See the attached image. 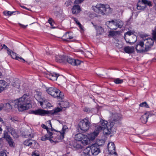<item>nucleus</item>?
Masks as SVG:
<instances>
[{
    "label": "nucleus",
    "mask_w": 156,
    "mask_h": 156,
    "mask_svg": "<svg viewBox=\"0 0 156 156\" xmlns=\"http://www.w3.org/2000/svg\"><path fill=\"white\" fill-rule=\"evenodd\" d=\"M58 75L55 73H51L50 80L53 81L56 80Z\"/></svg>",
    "instance_id": "nucleus-35"
},
{
    "label": "nucleus",
    "mask_w": 156,
    "mask_h": 156,
    "mask_svg": "<svg viewBox=\"0 0 156 156\" xmlns=\"http://www.w3.org/2000/svg\"><path fill=\"white\" fill-rule=\"evenodd\" d=\"M90 123L87 119L85 118L80 121L78 124V129H80L82 132L87 131L90 127Z\"/></svg>",
    "instance_id": "nucleus-5"
},
{
    "label": "nucleus",
    "mask_w": 156,
    "mask_h": 156,
    "mask_svg": "<svg viewBox=\"0 0 156 156\" xmlns=\"http://www.w3.org/2000/svg\"><path fill=\"white\" fill-rule=\"evenodd\" d=\"M108 123L107 121L102 120L100 121L99 125L95 126V128L99 132L103 129L106 134L108 135L111 133L113 126H111L110 122L107 126Z\"/></svg>",
    "instance_id": "nucleus-3"
},
{
    "label": "nucleus",
    "mask_w": 156,
    "mask_h": 156,
    "mask_svg": "<svg viewBox=\"0 0 156 156\" xmlns=\"http://www.w3.org/2000/svg\"><path fill=\"white\" fill-rule=\"evenodd\" d=\"M31 155L32 156H39V152L37 150H35L33 152Z\"/></svg>",
    "instance_id": "nucleus-47"
},
{
    "label": "nucleus",
    "mask_w": 156,
    "mask_h": 156,
    "mask_svg": "<svg viewBox=\"0 0 156 156\" xmlns=\"http://www.w3.org/2000/svg\"><path fill=\"white\" fill-rule=\"evenodd\" d=\"M117 32V31H109V34L110 35H111L112 36H113L115 35V34H116V33Z\"/></svg>",
    "instance_id": "nucleus-49"
},
{
    "label": "nucleus",
    "mask_w": 156,
    "mask_h": 156,
    "mask_svg": "<svg viewBox=\"0 0 156 156\" xmlns=\"http://www.w3.org/2000/svg\"><path fill=\"white\" fill-rule=\"evenodd\" d=\"M94 26V27L95 29L96 30L97 32L99 34H101L104 31L103 28L101 26H97L96 25H94L93 23H92Z\"/></svg>",
    "instance_id": "nucleus-27"
},
{
    "label": "nucleus",
    "mask_w": 156,
    "mask_h": 156,
    "mask_svg": "<svg viewBox=\"0 0 156 156\" xmlns=\"http://www.w3.org/2000/svg\"><path fill=\"white\" fill-rule=\"evenodd\" d=\"M73 37L72 33L67 32L62 36V38L64 41H68L69 40L72 39Z\"/></svg>",
    "instance_id": "nucleus-18"
},
{
    "label": "nucleus",
    "mask_w": 156,
    "mask_h": 156,
    "mask_svg": "<svg viewBox=\"0 0 156 156\" xmlns=\"http://www.w3.org/2000/svg\"><path fill=\"white\" fill-rule=\"evenodd\" d=\"M48 134V137H50V139H51L52 138L54 137V136H52V135H54V134H53L51 132H50L49 130V129L47 131Z\"/></svg>",
    "instance_id": "nucleus-48"
},
{
    "label": "nucleus",
    "mask_w": 156,
    "mask_h": 156,
    "mask_svg": "<svg viewBox=\"0 0 156 156\" xmlns=\"http://www.w3.org/2000/svg\"><path fill=\"white\" fill-rule=\"evenodd\" d=\"M72 10L73 14H77L80 12V7L79 5H75L72 8Z\"/></svg>",
    "instance_id": "nucleus-22"
},
{
    "label": "nucleus",
    "mask_w": 156,
    "mask_h": 156,
    "mask_svg": "<svg viewBox=\"0 0 156 156\" xmlns=\"http://www.w3.org/2000/svg\"><path fill=\"white\" fill-rule=\"evenodd\" d=\"M124 39L127 43L132 44L136 41L137 37L136 35H133L131 37H129V38H127V36H125L124 37Z\"/></svg>",
    "instance_id": "nucleus-16"
},
{
    "label": "nucleus",
    "mask_w": 156,
    "mask_h": 156,
    "mask_svg": "<svg viewBox=\"0 0 156 156\" xmlns=\"http://www.w3.org/2000/svg\"><path fill=\"white\" fill-rule=\"evenodd\" d=\"M66 129L63 128L62 129L61 131H60L59 132V135L58 134L57 136V138L59 140H62L64 137L65 134V131Z\"/></svg>",
    "instance_id": "nucleus-28"
},
{
    "label": "nucleus",
    "mask_w": 156,
    "mask_h": 156,
    "mask_svg": "<svg viewBox=\"0 0 156 156\" xmlns=\"http://www.w3.org/2000/svg\"><path fill=\"white\" fill-rule=\"evenodd\" d=\"M41 126L43 128L46 129L47 131L49 129L48 127L44 124H42Z\"/></svg>",
    "instance_id": "nucleus-56"
},
{
    "label": "nucleus",
    "mask_w": 156,
    "mask_h": 156,
    "mask_svg": "<svg viewBox=\"0 0 156 156\" xmlns=\"http://www.w3.org/2000/svg\"><path fill=\"white\" fill-rule=\"evenodd\" d=\"M84 111L86 112H89L91 111V109L89 108L86 107L84 108Z\"/></svg>",
    "instance_id": "nucleus-51"
},
{
    "label": "nucleus",
    "mask_w": 156,
    "mask_h": 156,
    "mask_svg": "<svg viewBox=\"0 0 156 156\" xmlns=\"http://www.w3.org/2000/svg\"><path fill=\"white\" fill-rule=\"evenodd\" d=\"M149 115L151 116L149 112L144 113L141 117L140 120L141 122L144 124H145L147 122L148 118L149 117Z\"/></svg>",
    "instance_id": "nucleus-19"
},
{
    "label": "nucleus",
    "mask_w": 156,
    "mask_h": 156,
    "mask_svg": "<svg viewBox=\"0 0 156 156\" xmlns=\"http://www.w3.org/2000/svg\"><path fill=\"white\" fill-rule=\"evenodd\" d=\"M74 20L76 22V23L78 25H79L78 23H80L78 20L76 18H73Z\"/></svg>",
    "instance_id": "nucleus-60"
},
{
    "label": "nucleus",
    "mask_w": 156,
    "mask_h": 156,
    "mask_svg": "<svg viewBox=\"0 0 156 156\" xmlns=\"http://www.w3.org/2000/svg\"><path fill=\"white\" fill-rule=\"evenodd\" d=\"M84 135L81 133L77 134L75 136V138L76 140L81 141Z\"/></svg>",
    "instance_id": "nucleus-36"
},
{
    "label": "nucleus",
    "mask_w": 156,
    "mask_h": 156,
    "mask_svg": "<svg viewBox=\"0 0 156 156\" xmlns=\"http://www.w3.org/2000/svg\"><path fill=\"white\" fill-rule=\"evenodd\" d=\"M0 156H7L6 154L5 153L3 152H1L0 154Z\"/></svg>",
    "instance_id": "nucleus-62"
},
{
    "label": "nucleus",
    "mask_w": 156,
    "mask_h": 156,
    "mask_svg": "<svg viewBox=\"0 0 156 156\" xmlns=\"http://www.w3.org/2000/svg\"><path fill=\"white\" fill-rule=\"evenodd\" d=\"M10 56L12 58L22 62H26L25 60L22 57L17 56L16 54L13 52H12Z\"/></svg>",
    "instance_id": "nucleus-21"
},
{
    "label": "nucleus",
    "mask_w": 156,
    "mask_h": 156,
    "mask_svg": "<svg viewBox=\"0 0 156 156\" xmlns=\"http://www.w3.org/2000/svg\"><path fill=\"white\" fill-rule=\"evenodd\" d=\"M99 130H98L95 128L94 131L90 134V141H93L95 139V137L98 135L99 133Z\"/></svg>",
    "instance_id": "nucleus-20"
},
{
    "label": "nucleus",
    "mask_w": 156,
    "mask_h": 156,
    "mask_svg": "<svg viewBox=\"0 0 156 156\" xmlns=\"http://www.w3.org/2000/svg\"><path fill=\"white\" fill-rule=\"evenodd\" d=\"M62 110V109L59 108L57 107L53 110L50 111L49 112V114L51 115H56L58 112L61 111Z\"/></svg>",
    "instance_id": "nucleus-31"
},
{
    "label": "nucleus",
    "mask_w": 156,
    "mask_h": 156,
    "mask_svg": "<svg viewBox=\"0 0 156 156\" xmlns=\"http://www.w3.org/2000/svg\"><path fill=\"white\" fill-rule=\"evenodd\" d=\"M107 24L109 25L111 27L110 28L112 30H116L117 28H121L123 25V22L120 20H112L107 22Z\"/></svg>",
    "instance_id": "nucleus-7"
},
{
    "label": "nucleus",
    "mask_w": 156,
    "mask_h": 156,
    "mask_svg": "<svg viewBox=\"0 0 156 156\" xmlns=\"http://www.w3.org/2000/svg\"><path fill=\"white\" fill-rule=\"evenodd\" d=\"M154 40L152 38L145 39L144 40V42L145 44V46L146 47V49L147 51H149L152 47L153 46Z\"/></svg>",
    "instance_id": "nucleus-9"
},
{
    "label": "nucleus",
    "mask_w": 156,
    "mask_h": 156,
    "mask_svg": "<svg viewBox=\"0 0 156 156\" xmlns=\"http://www.w3.org/2000/svg\"><path fill=\"white\" fill-rule=\"evenodd\" d=\"M25 145L30 146L32 148H36L37 147L38 144L34 140L31 139H27L23 143Z\"/></svg>",
    "instance_id": "nucleus-11"
},
{
    "label": "nucleus",
    "mask_w": 156,
    "mask_h": 156,
    "mask_svg": "<svg viewBox=\"0 0 156 156\" xmlns=\"http://www.w3.org/2000/svg\"><path fill=\"white\" fill-rule=\"evenodd\" d=\"M145 45L144 41H140L138 42L136 47V49L137 52L143 53L147 51L146 49V47H144Z\"/></svg>",
    "instance_id": "nucleus-8"
},
{
    "label": "nucleus",
    "mask_w": 156,
    "mask_h": 156,
    "mask_svg": "<svg viewBox=\"0 0 156 156\" xmlns=\"http://www.w3.org/2000/svg\"><path fill=\"white\" fill-rule=\"evenodd\" d=\"M4 104H1L0 105V111H1L2 109H3L4 110Z\"/></svg>",
    "instance_id": "nucleus-54"
},
{
    "label": "nucleus",
    "mask_w": 156,
    "mask_h": 156,
    "mask_svg": "<svg viewBox=\"0 0 156 156\" xmlns=\"http://www.w3.org/2000/svg\"><path fill=\"white\" fill-rule=\"evenodd\" d=\"M139 106L142 107H144L147 108H149L148 105H147V102L145 101L141 103L139 105Z\"/></svg>",
    "instance_id": "nucleus-43"
},
{
    "label": "nucleus",
    "mask_w": 156,
    "mask_h": 156,
    "mask_svg": "<svg viewBox=\"0 0 156 156\" xmlns=\"http://www.w3.org/2000/svg\"><path fill=\"white\" fill-rule=\"evenodd\" d=\"M108 151L109 154L114 156H117L116 152L115 151V147L114 144L113 142L110 143L108 144Z\"/></svg>",
    "instance_id": "nucleus-12"
},
{
    "label": "nucleus",
    "mask_w": 156,
    "mask_h": 156,
    "mask_svg": "<svg viewBox=\"0 0 156 156\" xmlns=\"http://www.w3.org/2000/svg\"><path fill=\"white\" fill-rule=\"evenodd\" d=\"M147 1H148L147 0H142V2H141V3H142L145 4V3H146V2Z\"/></svg>",
    "instance_id": "nucleus-64"
},
{
    "label": "nucleus",
    "mask_w": 156,
    "mask_h": 156,
    "mask_svg": "<svg viewBox=\"0 0 156 156\" xmlns=\"http://www.w3.org/2000/svg\"><path fill=\"white\" fill-rule=\"evenodd\" d=\"M91 152L94 155H97L100 152L99 147L96 144H94L90 146Z\"/></svg>",
    "instance_id": "nucleus-13"
},
{
    "label": "nucleus",
    "mask_w": 156,
    "mask_h": 156,
    "mask_svg": "<svg viewBox=\"0 0 156 156\" xmlns=\"http://www.w3.org/2000/svg\"><path fill=\"white\" fill-rule=\"evenodd\" d=\"M94 10L95 12L103 15L111 13L113 10L109 5H105L102 4L97 5L94 8Z\"/></svg>",
    "instance_id": "nucleus-2"
},
{
    "label": "nucleus",
    "mask_w": 156,
    "mask_h": 156,
    "mask_svg": "<svg viewBox=\"0 0 156 156\" xmlns=\"http://www.w3.org/2000/svg\"><path fill=\"white\" fill-rule=\"evenodd\" d=\"M152 38L154 40H156V26L154 29L152 30Z\"/></svg>",
    "instance_id": "nucleus-39"
},
{
    "label": "nucleus",
    "mask_w": 156,
    "mask_h": 156,
    "mask_svg": "<svg viewBox=\"0 0 156 156\" xmlns=\"http://www.w3.org/2000/svg\"><path fill=\"white\" fill-rule=\"evenodd\" d=\"M31 113L35 115H44L48 114V111L42 109H38L35 111H31Z\"/></svg>",
    "instance_id": "nucleus-17"
},
{
    "label": "nucleus",
    "mask_w": 156,
    "mask_h": 156,
    "mask_svg": "<svg viewBox=\"0 0 156 156\" xmlns=\"http://www.w3.org/2000/svg\"><path fill=\"white\" fill-rule=\"evenodd\" d=\"M51 73H48L46 74V77H47V78H48L50 80L51 77Z\"/></svg>",
    "instance_id": "nucleus-59"
},
{
    "label": "nucleus",
    "mask_w": 156,
    "mask_h": 156,
    "mask_svg": "<svg viewBox=\"0 0 156 156\" xmlns=\"http://www.w3.org/2000/svg\"><path fill=\"white\" fill-rule=\"evenodd\" d=\"M6 127L8 132L11 134L15 139H16L18 138V135L14 128L11 126H6Z\"/></svg>",
    "instance_id": "nucleus-14"
},
{
    "label": "nucleus",
    "mask_w": 156,
    "mask_h": 156,
    "mask_svg": "<svg viewBox=\"0 0 156 156\" xmlns=\"http://www.w3.org/2000/svg\"><path fill=\"white\" fill-rule=\"evenodd\" d=\"M91 151L90 147H87L84 149L83 152V154L84 155H90V153Z\"/></svg>",
    "instance_id": "nucleus-32"
},
{
    "label": "nucleus",
    "mask_w": 156,
    "mask_h": 156,
    "mask_svg": "<svg viewBox=\"0 0 156 156\" xmlns=\"http://www.w3.org/2000/svg\"><path fill=\"white\" fill-rule=\"evenodd\" d=\"M65 61H66L69 64L73 66L78 65L80 64L81 62L78 59H74L68 56H66Z\"/></svg>",
    "instance_id": "nucleus-10"
},
{
    "label": "nucleus",
    "mask_w": 156,
    "mask_h": 156,
    "mask_svg": "<svg viewBox=\"0 0 156 156\" xmlns=\"http://www.w3.org/2000/svg\"><path fill=\"white\" fill-rule=\"evenodd\" d=\"M114 82L116 84H120L123 82V81L119 78H116L114 80Z\"/></svg>",
    "instance_id": "nucleus-45"
},
{
    "label": "nucleus",
    "mask_w": 156,
    "mask_h": 156,
    "mask_svg": "<svg viewBox=\"0 0 156 156\" xmlns=\"http://www.w3.org/2000/svg\"><path fill=\"white\" fill-rule=\"evenodd\" d=\"M84 0H75L74 3L76 4H79L81 3Z\"/></svg>",
    "instance_id": "nucleus-50"
},
{
    "label": "nucleus",
    "mask_w": 156,
    "mask_h": 156,
    "mask_svg": "<svg viewBox=\"0 0 156 156\" xmlns=\"http://www.w3.org/2000/svg\"><path fill=\"white\" fill-rule=\"evenodd\" d=\"M105 141L103 140H97V143L95 144L98 145L99 147V146H102L105 144Z\"/></svg>",
    "instance_id": "nucleus-42"
},
{
    "label": "nucleus",
    "mask_w": 156,
    "mask_h": 156,
    "mask_svg": "<svg viewBox=\"0 0 156 156\" xmlns=\"http://www.w3.org/2000/svg\"><path fill=\"white\" fill-rule=\"evenodd\" d=\"M2 46V49H5L6 50H8V49H9V48L5 44H3V45H1Z\"/></svg>",
    "instance_id": "nucleus-52"
},
{
    "label": "nucleus",
    "mask_w": 156,
    "mask_h": 156,
    "mask_svg": "<svg viewBox=\"0 0 156 156\" xmlns=\"http://www.w3.org/2000/svg\"><path fill=\"white\" fill-rule=\"evenodd\" d=\"M19 24L20 25V27H21L23 28H25L27 26V25H24L22 24H21L20 23H19Z\"/></svg>",
    "instance_id": "nucleus-61"
},
{
    "label": "nucleus",
    "mask_w": 156,
    "mask_h": 156,
    "mask_svg": "<svg viewBox=\"0 0 156 156\" xmlns=\"http://www.w3.org/2000/svg\"><path fill=\"white\" fill-rule=\"evenodd\" d=\"M48 23L50 24L52 28H55V27L54 26V23L53 22L52 19L51 18H50L48 20Z\"/></svg>",
    "instance_id": "nucleus-46"
},
{
    "label": "nucleus",
    "mask_w": 156,
    "mask_h": 156,
    "mask_svg": "<svg viewBox=\"0 0 156 156\" xmlns=\"http://www.w3.org/2000/svg\"><path fill=\"white\" fill-rule=\"evenodd\" d=\"M63 55L62 56L60 55H56L55 56V60L56 62H64L65 61V57Z\"/></svg>",
    "instance_id": "nucleus-23"
},
{
    "label": "nucleus",
    "mask_w": 156,
    "mask_h": 156,
    "mask_svg": "<svg viewBox=\"0 0 156 156\" xmlns=\"http://www.w3.org/2000/svg\"><path fill=\"white\" fill-rule=\"evenodd\" d=\"M6 82L2 80H0V93L4 90L5 88Z\"/></svg>",
    "instance_id": "nucleus-29"
},
{
    "label": "nucleus",
    "mask_w": 156,
    "mask_h": 156,
    "mask_svg": "<svg viewBox=\"0 0 156 156\" xmlns=\"http://www.w3.org/2000/svg\"><path fill=\"white\" fill-rule=\"evenodd\" d=\"M122 119V116L120 114L117 113L112 114L110 121V125L111 126H113L115 124H120Z\"/></svg>",
    "instance_id": "nucleus-6"
},
{
    "label": "nucleus",
    "mask_w": 156,
    "mask_h": 156,
    "mask_svg": "<svg viewBox=\"0 0 156 156\" xmlns=\"http://www.w3.org/2000/svg\"><path fill=\"white\" fill-rule=\"evenodd\" d=\"M141 3V2L140 1V0H139L137 6V9L138 10H143L146 7V5H145L144 6H141L140 5V4Z\"/></svg>",
    "instance_id": "nucleus-38"
},
{
    "label": "nucleus",
    "mask_w": 156,
    "mask_h": 156,
    "mask_svg": "<svg viewBox=\"0 0 156 156\" xmlns=\"http://www.w3.org/2000/svg\"><path fill=\"white\" fill-rule=\"evenodd\" d=\"M90 138L87 136L84 135L81 141L82 143L84 145H86L90 143Z\"/></svg>",
    "instance_id": "nucleus-24"
},
{
    "label": "nucleus",
    "mask_w": 156,
    "mask_h": 156,
    "mask_svg": "<svg viewBox=\"0 0 156 156\" xmlns=\"http://www.w3.org/2000/svg\"><path fill=\"white\" fill-rule=\"evenodd\" d=\"M41 92L37 91L34 97L39 102L41 105L42 106L43 105V102H45V99L44 98H41Z\"/></svg>",
    "instance_id": "nucleus-15"
},
{
    "label": "nucleus",
    "mask_w": 156,
    "mask_h": 156,
    "mask_svg": "<svg viewBox=\"0 0 156 156\" xmlns=\"http://www.w3.org/2000/svg\"><path fill=\"white\" fill-rule=\"evenodd\" d=\"M49 140L51 142H54V141L50 139V137H48V135L45 134L44 136H42L41 138V140L43 141H45L47 140Z\"/></svg>",
    "instance_id": "nucleus-33"
},
{
    "label": "nucleus",
    "mask_w": 156,
    "mask_h": 156,
    "mask_svg": "<svg viewBox=\"0 0 156 156\" xmlns=\"http://www.w3.org/2000/svg\"><path fill=\"white\" fill-rule=\"evenodd\" d=\"M145 5H148L150 7H151L152 6V5L151 4V2L150 1H147L146 3H145Z\"/></svg>",
    "instance_id": "nucleus-57"
},
{
    "label": "nucleus",
    "mask_w": 156,
    "mask_h": 156,
    "mask_svg": "<svg viewBox=\"0 0 156 156\" xmlns=\"http://www.w3.org/2000/svg\"><path fill=\"white\" fill-rule=\"evenodd\" d=\"M7 53L9 55H11L12 54V53L13 52L11 50L9 49L7 50Z\"/></svg>",
    "instance_id": "nucleus-53"
},
{
    "label": "nucleus",
    "mask_w": 156,
    "mask_h": 156,
    "mask_svg": "<svg viewBox=\"0 0 156 156\" xmlns=\"http://www.w3.org/2000/svg\"><path fill=\"white\" fill-rule=\"evenodd\" d=\"M4 111L9 112L12 110V105L9 103H4Z\"/></svg>",
    "instance_id": "nucleus-26"
},
{
    "label": "nucleus",
    "mask_w": 156,
    "mask_h": 156,
    "mask_svg": "<svg viewBox=\"0 0 156 156\" xmlns=\"http://www.w3.org/2000/svg\"><path fill=\"white\" fill-rule=\"evenodd\" d=\"M15 12V11L11 12L6 10L3 12V13L5 16H10Z\"/></svg>",
    "instance_id": "nucleus-37"
},
{
    "label": "nucleus",
    "mask_w": 156,
    "mask_h": 156,
    "mask_svg": "<svg viewBox=\"0 0 156 156\" xmlns=\"http://www.w3.org/2000/svg\"><path fill=\"white\" fill-rule=\"evenodd\" d=\"M59 105L62 108H66L69 107V103L66 101H62L59 103Z\"/></svg>",
    "instance_id": "nucleus-30"
},
{
    "label": "nucleus",
    "mask_w": 156,
    "mask_h": 156,
    "mask_svg": "<svg viewBox=\"0 0 156 156\" xmlns=\"http://www.w3.org/2000/svg\"><path fill=\"white\" fill-rule=\"evenodd\" d=\"M29 96V94H24L15 102V108H17L19 112H22L31 107Z\"/></svg>",
    "instance_id": "nucleus-1"
},
{
    "label": "nucleus",
    "mask_w": 156,
    "mask_h": 156,
    "mask_svg": "<svg viewBox=\"0 0 156 156\" xmlns=\"http://www.w3.org/2000/svg\"><path fill=\"white\" fill-rule=\"evenodd\" d=\"M72 3V2L71 1H68L65 2V4H66L67 6H69Z\"/></svg>",
    "instance_id": "nucleus-58"
},
{
    "label": "nucleus",
    "mask_w": 156,
    "mask_h": 156,
    "mask_svg": "<svg viewBox=\"0 0 156 156\" xmlns=\"http://www.w3.org/2000/svg\"><path fill=\"white\" fill-rule=\"evenodd\" d=\"M8 132V131H4L2 135V138L5 139L6 140L11 137L9 134Z\"/></svg>",
    "instance_id": "nucleus-34"
},
{
    "label": "nucleus",
    "mask_w": 156,
    "mask_h": 156,
    "mask_svg": "<svg viewBox=\"0 0 156 156\" xmlns=\"http://www.w3.org/2000/svg\"><path fill=\"white\" fill-rule=\"evenodd\" d=\"M73 147L76 149H80L82 148V146L77 142H74L73 144Z\"/></svg>",
    "instance_id": "nucleus-41"
},
{
    "label": "nucleus",
    "mask_w": 156,
    "mask_h": 156,
    "mask_svg": "<svg viewBox=\"0 0 156 156\" xmlns=\"http://www.w3.org/2000/svg\"><path fill=\"white\" fill-rule=\"evenodd\" d=\"M124 50L126 53L129 54L133 53L134 51V47L127 46L124 48Z\"/></svg>",
    "instance_id": "nucleus-25"
},
{
    "label": "nucleus",
    "mask_w": 156,
    "mask_h": 156,
    "mask_svg": "<svg viewBox=\"0 0 156 156\" xmlns=\"http://www.w3.org/2000/svg\"><path fill=\"white\" fill-rule=\"evenodd\" d=\"M78 24L79 25H78L79 26V27L80 29L81 30H83V27L82 25L80 24V23H78Z\"/></svg>",
    "instance_id": "nucleus-63"
},
{
    "label": "nucleus",
    "mask_w": 156,
    "mask_h": 156,
    "mask_svg": "<svg viewBox=\"0 0 156 156\" xmlns=\"http://www.w3.org/2000/svg\"><path fill=\"white\" fill-rule=\"evenodd\" d=\"M6 140L8 142L10 147H13V144H14V143L13 140L12 139L11 137L9 138V139Z\"/></svg>",
    "instance_id": "nucleus-40"
},
{
    "label": "nucleus",
    "mask_w": 156,
    "mask_h": 156,
    "mask_svg": "<svg viewBox=\"0 0 156 156\" xmlns=\"http://www.w3.org/2000/svg\"><path fill=\"white\" fill-rule=\"evenodd\" d=\"M47 92L54 98L62 99L64 96L63 94L60 90L54 87L48 88L46 90Z\"/></svg>",
    "instance_id": "nucleus-4"
},
{
    "label": "nucleus",
    "mask_w": 156,
    "mask_h": 156,
    "mask_svg": "<svg viewBox=\"0 0 156 156\" xmlns=\"http://www.w3.org/2000/svg\"><path fill=\"white\" fill-rule=\"evenodd\" d=\"M133 32L129 31L125 34V37L127 36V38H129V37H131V35H133Z\"/></svg>",
    "instance_id": "nucleus-44"
},
{
    "label": "nucleus",
    "mask_w": 156,
    "mask_h": 156,
    "mask_svg": "<svg viewBox=\"0 0 156 156\" xmlns=\"http://www.w3.org/2000/svg\"><path fill=\"white\" fill-rule=\"evenodd\" d=\"M47 123L48 124V126H50L49 127H51V130L52 131L53 130V129H52L51 124V121L50 120L47 121Z\"/></svg>",
    "instance_id": "nucleus-55"
}]
</instances>
